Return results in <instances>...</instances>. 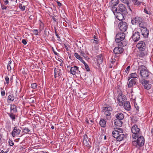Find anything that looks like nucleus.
Returning <instances> with one entry per match:
<instances>
[{"instance_id": "f257e3e1", "label": "nucleus", "mask_w": 153, "mask_h": 153, "mask_svg": "<svg viewBox=\"0 0 153 153\" xmlns=\"http://www.w3.org/2000/svg\"><path fill=\"white\" fill-rule=\"evenodd\" d=\"M125 36L126 34L124 32H119L116 34L115 41L118 43V47H123L127 45V42L124 40Z\"/></svg>"}, {"instance_id": "f03ea898", "label": "nucleus", "mask_w": 153, "mask_h": 153, "mask_svg": "<svg viewBox=\"0 0 153 153\" xmlns=\"http://www.w3.org/2000/svg\"><path fill=\"white\" fill-rule=\"evenodd\" d=\"M138 71H140V74L142 78L141 79H149L151 75V73L148 70L147 68L143 65L139 66Z\"/></svg>"}, {"instance_id": "7ed1b4c3", "label": "nucleus", "mask_w": 153, "mask_h": 153, "mask_svg": "<svg viewBox=\"0 0 153 153\" xmlns=\"http://www.w3.org/2000/svg\"><path fill=\"white\" fill-rule=\"evenodd\" d=\"M133 138L136 140L132 142V145L135 147H142L144 145L145 139L142 134Z\"/></svg>"}, {"instance_id": "20e7f679", "label": "nucleus", "mask_w": 153, "mask_h": 153, "mask_svg": "<svg viewBox=\"0 0 153 153\" xmlns=\"http://www.w3.org/2000/svg\"><path fill=\"white\" fill-rule=\"evenodd\" d=\"M112 110V108L109 105H104L102 107V112H104L105 114L107 119L109 120L111 119V112Z\"/></svg>"}, {"instance_id": "39448f33", "label": "nucleus", "mask_w": 153, "mask_h": 153, "mask_svg": "<svg viewBox=\"0 0 153 153\" xmlns=\"http://www.w3.org/2000/svg\"><path fill=\"white\" fill-rule=\"evenodd\" d=\"M123 132H120L117 130H114L112 132L113 137L116 139L117 141H120L123 140L125 135L123 133Z\"/></svg>"}, {"instance_id": "423d86ee", "label": "nucleus", "mask_w": 153, "mask_h": 153, "mask_svg": "<svg viewBox=\"0 0 153 153\" xmlns=\"http://www.w3.org/2000/svg\"><path fill=\"white\" fill-rule=\"evenodd\" d=\"M131 131L132 133V138H135L137 136H139V135L142 134L141 131H140V128L135 124L134 125L131 127Z\"/></svg>"}, {"instance_id": "0eeeda50", "label": "nucleus", "mask_w": 153, "mask_h": 153, "mask_svg": "<svg viewBox=\"0 0 153 153\" xmlns=\"http://www.w3.org/2000/svg\"><path fill=\"white\" fill-rule=\"evenodd\" d=\"M117 99L119 105L120 106H122L126 100V97L122 92L119 94Z\"/></svg>"}, {"instance_id": "6e6552de", "label": "nucleus", "mask_w": 153, "mask_h": 153, "mask_svg": "<svg viewBox=\"0 0 153 153\" xmlns=\"http://www.w3.org/2000/svg\"><path fill=\"white\" fill-rule=\"evenodd\" d=\"M128 26L127 23L123 21H121L118 25L119 28L122 32H125Z\"/></svg>"}, {"instance_id": "1a4fd4ad", "label": "nucleus", "mask_w": 153, "mask_h": 153, "mask_svg": "<svg viewBox=\"0 0 153 153\" xmlns=\"http://www.w3.org/2000/svg\"><path fill=\"white\" fill-rule=\"evenodd\" d=\"M146 45L145 42L143 41H139L137 45V48L140 51H143L146 49Z\"/></svg>"}, {"instance_id": "9d476101", "label": "nucleus", "mask_w": 153, "mask_h": 153, "mask_svg": "<svg viewBox=\"0 0 153 153\" xmlns=\"http://www.w3.org/2000/svg\"><path fill=\"white\" fill-rule=\"evenodd\" d=\"M140 83L143 86H144L145 89L149 90L151 88L152 85L149 83L148 80L142 79L140 80Z\"/></svg>"}, {"instance_id": "9b49d317", "label": "nucleus", "mask_w": 153, "mask_h": 153, "mask_svg": "<svg viewBox=\"0 0 153 153\" xmlns=\"http://www.w3.org/2000/svg\"><path fill=\"white\" fill-rule=\"evenodd\" d=\"M119 9L118 12H120L124 14H127V11L125 6L123 4H120L119 5Z\"/></svg>"}, {"instance_id": "f8f14e48", "label": "nucleus", "mask_w": 153, "mask_h": 153, "mask_svg": "<svg viewBox=\"0 0 153 153\" xmlns=\"http://www.w3.org/2000/svg\"><path fill=\"white\" fill-rule=\"evenodd\" d=\"M21 130L18 126H15L11 132V134L13 137L18 135L20 133Z\"/></svg>"}, {"instance_id": "ddd939ff", "label": "nucleus", "mask_w": 153, "mask_h": 153, "mask_svg": "<svg viewBox=\"0 0 153 153\" xmlns=\"http://www.w3.org/2000/svg\"><path fill=\"white\" fill-rule=\"evenodd\" d=\"M70 72L73 75H75L76 73L79 74L80 73V71L79 70V67L76 66L71 67Z\"/></svg>"}, {"instance_id": "4468645a", "label": "nucleus", "mask_w": 153, "mask_h": 153, "mask_svg": "<svg viewBox=\"0 0 153 153\" xmlns=\"http://www.w3.org/2000/svg\"><path fill=\"white\" fill-rule=\"evenodd\" d=\"M132 38L134 42H137L138 41L140 38V34L139 32L138 31L133 33V34L132 36Z\"/></svg>"}, {"instance_id": "2eb2a0df", "label": "nucleus", "mask_w": 153, "mask_h": 153, "mask_svg": "<svg viewBox=\"0 0 153 153\" xmlns=\"http://www.w3.org/2000/svg\"><path fill=\"white\" fill-rule=\"evenodd\" d=\"M140 31L142 35L143 36L144 38H146L148 37L149 34V30L147 29V27L141 28Z\"/></svg>"}, {"instance_id": "dca6fc26", "label": "nucleus", "mask_w": 153, "mask_h": 153, "mask_svg": "<svg viewBox=\"0 0 153 153\" xmlns=\"http://www.w3.org/2000/svg\"><path fill=\"white\" fill-rule=\"evenodd\" d=\"M120 47H115L114 49L113 52L115 54H119L123 53L124 49Z\"/></svg>"}, {"instance_id": "f3484780", "label": "nucleus", "mask_w": 153, "mask_h": 153, "mask_svg": "<svg viewBox=\"0 0 153 153\" xmlns=\"http://www.w3.org/2000/svg\"><path fill=\"white\" fill-rule=\"evenodd\" d=\"M54 77L56 78V77L61 76L62 75L61 70L58 68H55L54 69Z\"/></svg>"}, {"instance_id": "a211bd4d", "label": "nucleus", "mask_w": 153, "mask_h": 153, "mask_svg": "<svg viewBox=\"0 0 153 153\" xmlns=\"http://www.w3.org/2000/svg\"><path fill=\"white\" fill-rule=\"evenodd\" d=\"M141 21H143L142 18L139 17H136L132 19L131 22L133 25H134L139 24Z\"/></svg>"}, {"instance_id": "6ab92c4d", "label": "nucleus", "mask_w": 153, "mask_h": 153, "mask_svg": "<svg viewBox=\"0 0 153 153\" xmlns=\"http://www.w3.org/2000/svg\"><path fill=\"white\" fill-rule=\"evenodd\" d=\"M124 14L119 12H117L116 13V18L119 20L122 21L124 19Z\"/></svg>"}, {"instance_id": "aec40b11", "label": "nucleus", "mask_w": 153, "mask_h": 153, "mask_svg": "<svg viewBox=\"0 0 153 153\" xmlns=\"http://www.w3.org/2000/svg\"><path fill=\"white\" fill-rule=\"evenodd\" d=\"M137 79L135 78H134L131 79L130 81L129 82L128 87L129 88H131L133 85H135L136 84Z\"/></svg>"}, {"instance_id": "412c9836", "label": "nucleus", "mask_w": 153, "mask_h": 153, "mask_svg": "<svg viewBox=\"0 0 153 153\" xmlns=\"http://www.w3.org/2000/svg\"><path fill=\"white\" fill-rule=\"evenodd\" d=\"M17 106L14 104H11L10 105V113H16L17 111Z\"/></svg>"}, {"instance_id": "4be33fe9", "label": "nucleus", "mask_w": 153, "mask_h": 153, "mask_svg": "<svg viewBox=\"0 0 153 153\" xmlns=\"http://www.w3.org/2000/svg\"><path fill=\"white\" fill-rule=\"evenodd\" d=\"M16 113H7L8 115L13 121H15L16 117H17V116H16Z\"/></svg>"}, {"instance_id": "5701e85b", "label": "nucleus", "mask_w": 153, "mask_h": 153, "mask_svg": "<svg viewBox=\"0 0 153 153\" xmlns=\"http://www.w3.org/2000/svg\"><path fill=\"white\" fill-rule=\"evenodd\" d=\"M115 117L117 118V120H121L124 118V115L121 113H118L116 115Z\"/></svg>"}, {"instance_id": "b1692460", "label": "nucleus", "mask_w": 153, "mask_h": 153, "mask_svg": "<svg viewBox=\"0 0 153 153\" xmlns=\"http://www.w3.org/2000/svg\"><path fill=\"white\" fill-rule=\"evenodd\" d=\"M124 108L127 111H129L131 109V106L130 102L128 101H126L124 103Z\"/></svg>"}, {"instance_id": "393cba45", "label": "nucleus", "mask_w": 153, "mask_h": 153, "mask_svg": "<svg viewBox=\"0 0 153 153\" xmlns=\"http://www.w3.org/2000/svg\"><path fill=\"white\" fill-rule=\"evenodd\" d=\"M97 63L100 65L102 62L103 57L101 54H100L97 56Z\"/></svg>"}, {"instance_id": "a878e982", "label": "nucleus", "mask_w": 153, "mask_h": 153, "mask_svg": "<svg viewBox=\"0 0 153 153\" xmlns=\"http://www.w3.org/2000/svg\"><path fill=\"white\" fill-rule=\"evenodd\" d=\"M88 139L87 136L85 134L83 136V143L86 146H89V144L88 141Z\"/></svg>"}, {"instance_id": "bb28decb", "label": "nucleus", "mask_w": 153, "mask_h": 153, "mask_svg": "<svg viewBox=\"0 0 153 153\" xmlns=\"http://www.w3.org/2000/svg\"><path fill=\"white\" fill-rule=\"evenodd\" d=\"M114 123L116 126L120 127L123 124V122L121 120H115L114 121Z\"/></svg>"}, {"instance_id": "cd10ccee", "label": "nucleus", "mask_w": 153, "mask_h": 153, "mask_svg": "<svg viewBox=\"0 0 153 153\" xmlns=\"http://www.w3.org/2000/svg\"><path fill=\"white\" fill-rule=\"evenodd\" d=\"M106 121L103 119H101L100 122L99 124L102 127L104 128L106 126Z\"/></svg>"}, {"instance_id": "c85d7f7f", "label": "nucleus", "mask_w": 153, "mask_h": 153, "mask_svg": "<svg viewBox=\"0 0 153 153\" xmlns=\"http://www.w3.org/2000/svg\"><path fill=\"white\" fill-rule=\"evenodd\" d=\"M139 27L141 28H145L147 26V24L146 22L141 21L139 24Z\"/></svg>"}, {"instance_id": "c756f323", "label": "nucleus", "mask_w": 153, "mask_h": 153, "mask_svg": "<svg viewBox=\"0 0 153 153\" xmlns=\"http://www.w3.org/2000/svg\"><path fill=\"white\" fill-rule=\"evenodd\" d=\"M94 39H92L91 40V42L94 43L95 45H97L98 43V38L95 35L94 36Z\"/></svg>"}, {"instance_id": "7c9ffc66", "label": "nucleus", "mask_w": 153, "mask_h": 153, "mask_svg": "<svg viewBox=\"0 0 153 153\" xmlns=\"http://www.w3.org/2000/svg\"><path fill=\"white\" fill-rule=\"evenodd\" d=\"M138 76L136 73H132L130 75V77H128V80H129V79L131 78H137Z\"/></svg>"}, {"instance_id": "2f4dec72", "label": "nucleus", "mask_w": 153, "mask_h": 153, "mask_svg": "<svg viewBox=\"0 0 153 153\" xmlns=\"http://www.w3.org/2000/svg\"><path fill=\"white\" fill-rule=\"evenodd\" d=\"M7 67L8 70L9 71H10L12 69L11 67H13V65H12V61L11 60L9 61Z\"/></svg>"}, {"instance_id": "473e14b6", "label": "nucleus", "mask_w": 153, "mask_h": 153, "mask_svg": "<svg viewBox=\"0 0 153 153\" xmlns=\"http://www.w3.org/2000/svg\"><path fill=\"white\" fill-rule=\"evenodd\" d=\"M119 0H112L111 1L112 6H116L119 3Z\"/></svg>"}, {"instance_id": "72a5a7b5", "label": "nucleus", "mask_w": 153, "mask_h": 153, "mask_svg": "<svg viewBox=\"0 0 153 153\" xmlns=\"http://www.w3.org/2000/svg\"><path fill=\"white\" fill-rule=\"evenodd\" d=\"M146 52H145L143 51H140L138 53V56H139L140 57H144L146 55Z\"/></svg>"}, {"instance_id": "f704fd0d", "label": "nucleus", "mask_w": 153, "mask_h": 153, "mask_svg": "<svg viewBox=\"0 0 153 153\" xmlns=\"http://www.w3.org/2000/svg\"><path fill=\"white\" fill-rule=\"evenodd\" d=\"M132 1L135 5H139L141 4V2L139 1L138 0H132Z\"/></svg>"}, {"instance_id": "c9c22d12", "label": "nucleus", "mask_w": 153, "mask_h": 153, "mask_svg": "<svg viewBox=\"0 0 153 153\" xmlns=\"http://www.w3.org/2000/svg\"><path fill=\"white\" fill-rule=\"evenodd\" d=\"M74 56L76 59L79 60L80 61L82 60V58L80 56V55L78 54L77 53H74Z\"/></svg>"}, {"instance_id": "e433bc0d", "label": "nucleus", "mask_w": 153, "mask_h": 153, "mask_svg": "<svg viewBox=\"0 0 153 153\" xmlns=\"http://www.w3.org/2000/svg\"><path fill=\"white\" fill-rule=\"evenodd\" d=\"M8 100L10 101H13L14 100V97L12 94L8 96Z\"/></svg>"}, {"instance_id": "4c0bfd02", "label": "nucleus", "mask_w": 153, "mask_h": 153, "mask_svg": "<svg viewBox=\"0 0 153 153\" xmlns=\"http://www.w3.org/2000/svg\"><path fill=\"white\" fill-rule=\"evenodd\" d=\"M19 7L22 11H24L25 9V6L24 5L22 6V4H21L19 5Z\"/></svg>"}, {"instance_id": "58836bf2", "label": "nucleus", "mask_w": 153, "mask_h": 153, "mask_svg": "<svg viewBox=\"0 0 153 153\" xmlns=\"http://www.w3.org/2000/svg\"><path fill=\"white\" fill-rule=\"evenodd\" d=\"M115 6H112V7H111V10L114 13L117 11V9Z\"/></svg>"}, {"instance_id": "ea45409f", "label": "nucleus", "mask_w": 153, "mask_h": 153, "mask_svg": "<svg viewBox=\"0 0 153 153\" xmlns=\"http://www.w3.org/2000/svg\"><path fill=\"white\" fill-rule=\"evenodd\" d=\"M120 1L123 3L126 4L128 6L130 0H120Z\"/></svg>"}, {"instance_id": "a19ab883", "label": "nucleus", "mask_w": 153, "mask_h": 153, "mask_svg": "<svg viewBox=\"0 0 153 153\" xmlns=\"http://www.w3.org/2000/svg\"><path fill=\"white\" fill-rule=\"evenodd\" d=\"M30 131V130L29 129L26 127L24 129L23 132L26 134H27Z\"/></svg>"}, {"instance_id": "79ce46f5", "label": "nucleus", "mask_w": 153, "mask_h": 153, "mask_svg": "<svg viewBox=\"0 0 153 153\" xmlns=\"http://www.w3.org/2000/svg\"><path fill=\"white\" fill-rule=\"evenodd\" d=\"M31 87L33 89H35L37 87V84L36 83H33L31 84Z\"/></svg>"}, {"instance_id": "37998d69", "label": "nucleus", "mask_w": 153, "mask_h": 153, "mask_svg": "<svg viewBox=\"0 0 153 153\" xmlns=\"http://www.w3.org/2000/svg\"><path fill=\"white\" fill-rule=\"evenodd\" d=\"M5 80L7 84L8 85L9 83V79L8 76H6L5 77Z\"/></svg>"}, {"instance_id": "c03bdc74", "label": "nucleus", "mask_w": 153, "mask_h": 153, "mask_svg": "<svg viewBox=\"0 0 153 153\" xmlns=\"http://www.w3.org/2000/svg\"><path fill=\"white\" fill-rule=\"evenodd\" d=\"M130 69V66H128L126 69L125 72L126 73H128L129 72Z\"/></svg>"}, {"instance_id": "a18cd8bd", "label": "nucleus", "mask_w": 153, "mask_h": 153, "mask_svg": "<svg viewBox=\"0 0 153 153\" xmlns=\"http://www.w3.org/2000/svg\"><path fill=\"white\" fill-rule=\"evenodd\" d=\"M85 70L87 71H90L89 66L87 64L85 65Z\"/></svg>"}, {"instance_id": "49530a36", "label": "nucleus", "mask_w": 153, "mask_h": 153, "mask_svg": "<svg viewBox=\"0 0 153 153\" xmlns=\"http://www.w3.org/2000/svg\"><path fill=\"white\" fill-rule=\"evenodd\" d=\"M44 33L45 35L48 36L49 35V31L48 30L45 29L44 31Z\"/></svg>"}, {"instance_id": "de8ad7c7", "label": "nucleus", "mask_w": 153, "mask_h": 153, "mask_svg": "<svg viewBox=\"0 0 153 153\" xmlns=\"http://www.w3.org/2000/svg\"><path fill=\"white\" fill-rule=\"evenodd\" d=\"M9 143L10 145L11 146H13L14 144V143L12 140H9Z\"/></svg>"}, {"instance_id": "09e8293b", "label": "nucleus", "mask_w": 153, "mask_h": 153, "mask_svg": "<svg viewBox=\"0 0 153 153\" xmlns=\"http://www.w3.org/2000/svg\"><path fill=\"white\" fill-rule=\"evenodd\" d=\"M33 33L35 35H38V31L36 29L33 30Z\"/></svg>"}, {"instance_id": "8fccbe9b", "label": "nucleus", "mask_w": 153, "mask_h": 153, "mask_svg": "<svg viewBox=\"0 0 153 153\" xmlns=\"http://www.w3.org/2000/svg\"><path fill=\"white\" fill-rule=\"evenodd\" d=\"M1 8L2 10H6L7 7L4 6V5H1Z\"/></svg>"}, {"instance_id": "3c124183", "label": "nucleus", "mask_w": 153, "mask_h": 153, "mask_svg": "<svg viewBox=\"0 0 153 153\" xmlns=\"http://www.w3.org/2000/svg\"><path fill=\"white\" fill-rule=\"evenodd\" d=\"M52 51H53V53H54V54L55 55H56L57 56H58L59 53H57V52L54 51V48H53V47H52Z\"/></svg>"}, {"instance_id": "603ef678", "label": "nucleus", "mask_w": 153, "mask_h": 153, "mask_svg": "<svg viewBox=\"0 0 153 153\" xmlns=\"http://www.w3.org/2000/svg\"><path fill=\"white\" fill-rule=\"evenodd\" d=\"M22 43H23L24 45H26L27 44V42L25 39H23L22 40Z\"/></svg>"}, {"instance_id": "864d4df0", "label": "nucleus", "mask_w": 153, "mask_h": 153, "mask_svg": "<svg viewBox=\"0 0 153 153\" xmlns=\"http://www.w3.org/2000/svg\"><path fill=\"white\" fill-rule=\"evenodd\" d=\"M144 12L146 13L147 14H149L150 12H149L147 10L146 8H144Z\"/></svg>"}, {"instance_id": "5fc2aeb1", "label": "nucleus", "mask_w": 153, "mask_h": 153, "mask_svg": "<svg viewBox=\"0 0 153 153\" xmlns=\"http://www.w3.org/2000/svg\"><path fill=\"white\" fill-rule=\"evenodd\" d=\"M116 61V59H115L114 58L113 59V58L112 57L111 62L113 64Z\"/></svg>"}, {"instance_id": "6e6d98bb", "label": "nucleus", "mask_w": 153, "mask_h": 153, "mask_svg": "<svg viewBox=\"0 0 153 153\" xmlns=\"http://www.w3.org/2000/svg\"><path fill=\"white\" fill-rule=\"evenodd\" d=\"M3 1L5 5H7L9 3V1L8 0H3Z\"/></svg>"}, {"instance_id": "4d7b16f0", "label": "nucleus", "mask_w": 153, "mask_h": 153, "mask_svg": "<svg viewBox=\"0 0 153 153\" xmlns=\"http://www.w3.org/2000/svg\"><path fill=\"white\" fill-rule=\"evenodd\" d=\"M1 95L2 96H4L5 95V92L4 91L1 92Z\"/></svg>"}, {"instance_id": "13d9d810", "label": "nucleus", "mask_w": 153, "mask_h": 153, "mask_svg": "<svg viewBox=\"0 0 153 153\" xmlns=\"http://www.w3.org/2000/svg\"><path fill=\"white\" fill-rule=\"evenodd\" d=\"M85 53L84 52H82L80 53V55L83 56L84 57H85Z\"/></svg>"}, {"instance_id": "bf43d9fd", "label": "nucleus", "mask_w": 153, "mask_h": 153, "mask_svg": "<svg viewBox=\"0 0 153 153\" xmlns=\"http://www.w3.org/2000/svg\"><path fill=\"white\" fill-rule=\"evenodd\" d=\"M80 61H81L82 62V63L85 65H87V63H86L82 59V60H80Z\"/></svg>"}, {"instance_id": "052dcab7", "label": "nucleus", "mask_w": 153, "mask_h": 153, "mask_svg": "<svg viewBox=\"0 0 153 153\" xmlns=\"http://www.w3.org/2000/svg\"><path fill=\"white\" fill-rule=\"evenodd\" d=\"M55 33L56 36H57V38L58 39H60V36L58 35L56 31H55Z\"/></svg>"}, {"instance_id": "680f3d73", "label": "nucleus", "mask_w": 153, "mask_h": 153, "mask_svg": "<svg viewBox=\"0 0 153 153\" xmlns=\"http://www.w3.org/2000/svg\"><path fill=\"white\" fill-rule=\"evenodd\" d=\"M57 2L58 4V5L59 7L61 6V5H62V4L60 2H59V1H57Z\"/></svg>"}, {"instance_id": "e2e57ef3", "label": "nucleus", "mask_w": 153, "mask_h": 153, "mask_svg": "<svg viewBox=\"0 0 153 153\" xmlns=\"http://www.w3.org/2000/svg\"><path fill=\"white\" fill-rule=\"evenodd\" d=\"M65 48L66 50L67 51H68V49L67 46L66 45H65Z\"/></svg>"}, {"instance_id": "0e129e2a", "label": "nucleus", "mask_w": 153, "mask_h": 153, "mask_svg": "<svg viewBox=\"0 0 153 153\" xmlns=\"http://www.w3.org/2000/svg\"><path fill=\"white\" fill-rule=\"evenodd\" d=\"M7 152H4L3 150H2L1 151L0 153H7Z\"/></svg>"}, {"instance_id": "69168bd1", "label": "nucleus", "mask_w": 153, "mask_h": 153, "mask_svg": "<svg viewBox=\"0 0 153 153\" xmlns=\"http://www.w3.org/2000/svg\"><path fill=\"white\" fill-rule=\"evenodd\" d=\"M2 138V136L1 134H0V143L1 142V140Z\"/></svg>"}, {"instance_id": "338daca9", "label": "nucleus", "mask_w": 153, "mask_h": 153, "mask_svg": "<svg viewBox=\"0 0 153 153\" xmlns=\"http://www.w3.org/2000/svg\"><path fill=\"white\" fill-rule=\"evenodd\" d=\"M118 130L121 131H123V130L120 128H118Z\"/></svg>"}, {"instance_id": "774afa93", "label": "nucleus", "mask_w": 153, "mask_h": 153, "mask_svg": "<svg viewBox=\"0 0 153 153\" xmlns=\"http://www.w3.org/2000/svg\"><path fill=\"white\" fill-rule=\"evenodd\" d=\"M53 21H54L55 22H56V19L55 18L53 17Z\"/></svg>"}]
</instances>
